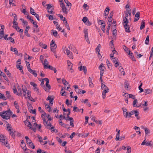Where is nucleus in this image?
<instances>
[{
    "mask_svg": "<svg viewBox=\"0 0 153 153\" xmlns=\"http://www.w3.org/2000/svg\"><path fill=\"white\" fill-rule=\"evenodd\" d=\"M61 7L63 12L66 14H67L68 11L67 10V9L65 7V6H62Z\"/></svg>",
    "mask_w": 153,
    "mask_h": 153,
    "instance_id": "nucleus-22",
    "label": "nucleus"
},
{
    "mask_svg": "<svg viewBox=\"0 0 153 153\" xmlns=\"http://www.w3.org/2000/svg\"><path fill=\"white\" fill-rule=\"evenodd\" d=\"M145 93H146V94H148L151 93H152V90L149 89L145 90Z\"/></svg>",
    "mask_w": 153,
    "mask_h": 153,
    "instance_id": "nucleus-32",
    "label": "nucleus"
},
{
    "mask_svg": "<svg viewBox=\"0 0 153 153\" xmlns=\"http://www.w3.org/2000/svg\"><path fill=\"white\" fill-rule=\"evenodd\" d=\"M103 74H104L103 72H102V71H100V79L101 82H103V80L102 79V77L103 76Z\"/></svg>",
    "mask_w": 153,
    "mask_h": 153,
    "instance_id": "nucleus-41",
    "label": "nucleus"
},
{
    "mask_svg": "<svg viewBox=\"0 0 153 153\" xmlns=\"http://www.w3.org/2000/svg\"><path fill=\"white\" fill-rule=\"evenodd\" d=\"M145 26V22L143 21H142L141 22V25L140 27V30H142L143 29Z\"/></svg>",
    "mask_w": 153,
    "mask_h": 153,
    "instance_id": "nucleus-23",
    "label": "nucleus"
},
{
    "mask_svg": "<svg viewBox=\"0 0 153 153\" xmlns=\"http://www.w3.org/2000/svg\"><path fill=\"white\" fill-rule=\"evenodd\" d=\"M44 79H42V82L41 83L40 85L41 86H43L44 87V89H45V91L47 92H48V91L47 90V89L45 87V86L44 85V81H43Z\"/></svg>",
    "mask_w": 153,
    "mask_h": 153,
    "instance_id": "nucleus-25",
    "label": "nucleus"
},
{
    "mask_svg": "<svg viewBox=\"0 0 153 153\" xmlns=\"http://www.w3.org/2000/svg\"><path fill=\"white\" fill-rule=\"evenodd\" d=\"M20 20L22 21V23L24 24L25 25H27L28 24L27 22L26 21H25L24 19L22 18H21Z\"/></svg>",
    "mask_w": 153,
    "mask_h": 153,
    "instance_id": "nucleus-53",
    "label": "nucleus"
},
{
    "mask_svg": "<svg viewBox=\"0 0 153 153\" xmlns=\"http://www.w3.org/2000/svg\"><path fill=\"white\" fill-rule=\"evenodd\" d=\"M118 59L116 57H114L113 59H112V61L115 64L117 62Z\"/></svg>",
    "mask_w": 153,
    "mask_h": 153,
    "instance_id": "nucleus-51",
    "label": "nucleus"
},
{
    "mask_svg": "<svg viewBox=\"0 0 153 153\" xmlns=\"http://www.w3.org/2000/svg\"><path fill=\"white\" fill-rule=\"evenodd\" d=\"M101 88L102 89H106V88H108L102 82H101Z\"/></svg>",
    "mask_w": 153,
    "mask_h": 153,
    "instance_id": "nucleus-38",
    "label": "nucleus"
},
{
    "mask_svg": "<svg viewBox=\"0 0 153 153\" xmlns=\"http://www.w3.org/2000/svg\"><path fill=\"white\" fill-rule=\"evenodd\" d=\"M128 14L127 13H126L125 16V18L123 19V23H128V20L127 19L128 17Z\"/></svg>",
    "mask_w": 153,
    "mask_h": 153,
    "instance_id": "nucleus-9",
    "label": "nucleus"
},
{
    "mask_svg": "<svg viewBox=\"0 0 153 153\" xmlns=\"http://www.w3.org/2000/svg\"><path fill=\"white\" fill-rule=\"evenodd\" d=\"M43 79H44V80H45L46 81V87L48 88V90H49L51 89V85L49 84V82L48 79L47 78H44Z\"/></svg>",
    "mask_w": 153,
    "mask_h": 153,
    "instance_id": "nucleus-10",
    "label": "nucleus"
},
{
    "mask_svg": "<svg viewBox=\"0 0 153 153\" xmlns=\"http://www.w3.org/2000/svg\"><path fill=\"white\" fill-rule=\"evenodd\" d=\"M124 84L125 88H128V86L129 85V83L128 82V81L126 80L125 81Z\"/></svg>",
    "mask_w": 153,
    "mask_h": 153,
    "instance_id": "nucleus-58",
    "label": "nucleus"
},
{
    "mask_svg": "<svg viewBox=\"0 0 153 153\" xmlns=\"http://www.w3.org/2000/svg\"><path fill=\"white\" fill-rule=\"evenodd\" d=\"M81 109L76 106H74L73 107V111L74 112H80Z\"/></svg>",
    "mask_w": 153,
    "mask_h": 153,
    "instance_id": "nucleus-29",
    "label": "nucleus"
},
{
    "mask_svg": "<svg viewBox=\"0 0 153 153\" xmlns=\"http://www.w3.org/2000/svg\"><path fill=\"white\" fill-rule=\"evenodd\" d=\"M88 81L89 84V86L91 87H93L94 86L92 82V79L90 77H89L88 78Z\"/></svg>",
    "mask_w": 153,
    "mask_h": 153,
    "instance_id": "nucleus-21",
    "label": "nucleus"
},
{
    "mask_svg": "<svg viewBox=\"0 0 153 153\" xmlns=\"http://www.w3.org/2000/svg\"><path fill=\"white\" fill-rule=\"evenodd\" d=\"M65 2L67 4V6H69L70 5V9L71 8V3L69 2L68 0H64Z\"/></svg>",
    "mask_w": 153,
    "mask_h": 153,
    "instance_id": "nucleus-35",
    "label": "nucleus"
},
{
    "mask_svg": "<svg viewBox=\"0 0 153 153\" xmlns=\"http://www.w3.org/2000/svg\"><path fill=\"white\" fill-rule=\"evenodd\" d=\"M13 91V92L14 94H16L18 96H21L22 94L21 89H20V92L19 93L17 92V91L15 86H14Z\"/></svg>",
    "mask_w": 153,
    "mask_h": 153,
    "instance_id": "nucleus-4",
    "label": "nucleus"
},
{
    "mask_svg": "<svg viewBox=\"0 0 153 153\" xmlns=\"http://www.w3.org/2000/svg\"><path fill=\"white\" fill-rule=\"evenodd\" d=\"M2 145H5L6 147H7L8 149L10 148V144L7 143V140H6V141L4 142V143L2 144Z\"/></svg>",
    "mask_w": 153,
    "mask_h": 153,
    "instance_id": "nucleus-17",
    "label": "nucleus"
},
{
    "mask_svg": "<svg viewBox=\"0 0 153 153\" xmlns=\"http://www.w3.org/2000/svg\"><path fill=\"white\" fill-rule=\"evenodd\" d=\"M62 82L63 84H64L65 85H66L68 84H69V83L68 82H67V81L65 79H62Z\"/></svg>",
    "mask_w": 153,
    "mask_h": 153,
    "instance_id": "nucleus-33",
    "label": "nucleus"
},
{
    "mask_svg": "<svg viewBox=\"0 0 153 153\" xmlns=\"http://www.w3.org/2000/svg\"><path fill=\"white\" fill-rule=\"evenodd\" d=\"M67 64L68 66V68L70 70H72V71H71V72L72 73L73 72V69L72 68L73 64L70 61H67Z\"/></svg>",
    "mask_w": 153,
    "mask_h": 153,
    "instance_id": "nucleus-5",
    "label": "nucleus"
},
{
    "mask_svg": "<svg viewBox=\"0 0 153 153\" xmlns=\"http://www.w3.org/2000/svg\"><path fill=\"white\" fill-rule=\"evenodd\" d=\"M27 97H25V98H27ZM27 98H28L29 99V100H30L31 101L33 102H35V100L32 97H31V94L29 95V96H27Z\"/></svg>",
    "mask_w": 153,
    "mask_h": 153,
    "instance_id": "nucleus-31",
    "label": "nucleus"
},
{
    "mask_svg": "<svg viewBox=\"0 0 153 153\" xmlns=\"http://www.w3.org/2000/svg\"><path fill=\"white\" fill-rule=\"evenodd\" d=\"M51 34L53 33V36L55 37H56L58 36H59V35L58 34L56 30H51Z\"/></svg>",
    "mask_w": 153,
    "mask_h": 153,
    "instance_id": "nucleus-18",
    "label": "nucleus"
},
{
    "mask_svg": "<svg viewBox=\"0 0 153 153\" xmlns=\"http://www.w3.org/2000/svg\"><path fill=\"white\" fill-rule=\"evenodd\" d=\"M27 105L28 107V109L33 108L31 105L28 102H27Z\"/></svg>",
    "mask_w": 153,
    "mask_h": 153,
    "instance_id": "nucleus-56",
    "label": "nucleus"
},
{
    "mask_svg": "<svg viewBox=\"0 0 153 153\" xmlns=\"http://www.w3.org/2000/svg\"><path fill=\"white\" fill-rule=\"evenodd\" d=\"M25 138L26 139V140L27 143L28 144H30V143H31V140L28 138V137L27 136H25Z\"/></svg>",
    "mask_w": 153,
    "mask_h": 153,
    "instance_id": "nucleus-24",
    "label": "nucleus"
},
{
    "mask_svg": "<svg viewBox=\"0 0 153 153\" xmlns=\"http://www.w3.org/2000/svg\"><path fill=\"white\" fill-rule=\"evenodd\" d=\"M105 68V66L103 65L102 63H101L100 64V65L99 66V69L101 71H102V72H103V71H104V69Z\"/></svg>",
    "mask_w": 153,
    "mask_h": 153,
    "instance_id": "nucleus-16",
    "label": "nucleus"
},
{
    "mask_svg": "<svg viewBox=\"0 0 153 153\" xmlns=\"http://www.w3.org/2000/svg\"><path fill=\"white\" fill-rule=\"evenodd\" d=\"M103 90L102 92V98L104 99L105 98L106 94L109 92V89L106 88V89H103Z\"/></svg>",
    "mask_w": 153,
    "mask_h": 153,
    "instance_id": "nucleus-8",
    "label": "nucleus"
},
{
    "mask_svg": "<svg viewBox=\"0 0 153 153\" xmlns=\"http://www.w3.org/2000/svg\"><path fill=\"white\" fill-rule=\"evenodd\" d=\"M123 48L127 53H128L130 51L129 49L124 45H123Z\"/></svg>",
    "mask_w": 153,
    "mask_h": 153,
    "instance_id": "nucleus-28",
    "label": "nucleus"
},
{
    "mask_svg": "<svg viewBox=\"0 0 153 153\" xmlns=\"http://www.w3.org/2000/svg\"><path fill=\"white\" fill-rule=\"evenodd\" d=\"M123 24L125 27V31L128 33L130 32L131 31L129 29L130 27L129 25H128V23H126Z\"/></svg>",
    "mask_w": 153,
    "mask_h": 153,
    "instance_id": "nucleus-2",
    "label": "nucleus"
},
{
    "mask_svg": "<svg viewBox=\"0 0 153 153\" xmlns=\"http://www.w3.org/2000/svg\"><path fill=\"white\" fill-rule=\"evenodd\" d=\"M51 50L53 52V53H55L54 50L56 49L57 47L56 45V44H54L53 45H50Z\"/></svg>",
    "mask_w": 153,
    "mask_h": 153,
    "instance_id": "nucleus-14",
    "label": "nucleus"
},
{
    "mask_svg": "<svg viewBox=\"0 0 153 153\" xmlns=\"http://www.w3.org/2000/svg\"><path fill=\"white\" fill-rule=\"evenodd\" d=\"M69 120L70 121V125L72 127L74 126V119L72 117H69Z\"/></svg>",
    "mask_w": 153,
    "mask_h": 153,
    "instance_id": "nucleus-20",
    "label": "nucleus"
},
{
    "mask_svg": "<svg viewBox=\"0 0 153 153\" xmlns=\"http://www.w3.org/2000/svg\"><path fill=\"white\" fill-rule=\"evenodd\" d=\"M17 68L19 69L21 71L22 70L23 67L19 65H16Z\"/></svg>",
    "mask_w": 153,
    "mask_h": 153,
    "instance_id": "nucleus-50",
    "label": "nucleus"
},
{
    "mask_svg": "<svg viewBox=\"0 0 153 153\" xmlns=\"http://www.w3.org/2000/svg\"><path fill=\"white\" fill-rule=\"evenodd\" d=\"M101 46V45L100 44H99L98 45L97 47L96 48V50L97 52H100Z\"/></svg>",
    "mask_w": 153,
    "mask_h": 153,
    "instance_id": "nucleus-45",
    "label": "nucleus"
},
{
    "mask_svg": "<svg viewBox=\"0 0 153 153\" xmlns=\"http://www.w3.org/2000/svg\"><path fill=\"white\" fill-rule=\"evenodd\" d=\"M4 71L9 77L10 76L11 74L9 73V71H8L7 70L6 67L5 68Z\"/></svg>",
    "mask_w": 153,
    "mask_h": 153,
    "instance_id": "nucleus-44",
    "label": "nucleus"
},
{
    "mask_svg": "<svg viewBox=\"0 0 153 153\" xmlns=\"http://www.w3.org/2000/svg\"><path fill=\"white\" fill-rule=\"evenodd\" d=\"M127 152L126 153H131V148L130 146H128L127 148Z\"/></svg>",
    "mask_w": 153,
    "mask_h": 153,
    "instance_id": "nucleus-62",
    "label": "nucleus"
},
{
    "mask_svg": "<svg viewBox=\"0 0 153 153\" xmlns=\"http://www.w3.org/2000/svg\"><path fill=\"white\" fill-rule=\"evenodd\" d=\"M64 24L65 25V27L67 28V29L69 30H70V28L68 24L67 23V21H66L64 23Z\"/></svg>",
    "mask_w": 153,
    "mask_h": 153,
    "instance_id": "nucleus-27",
    "label": "nucleus"
},
{
    "mask_svg": "<svg viewBox=\"0 0 153 153\" xmlns=\"http://www.w3.org/2000/svg\"><path fill=\"white\" fill-rule=\"evenodd\" d=\"M48 62L47 60V59H45L44 60V63H43V65L44 66V68L45 69L48 68Z\"/></svg>",
    "mask_w": 153,
    "mask_h": 153,
    "instance_id": "nucleus-15",
    "label": "nucleus"
},
{
    "mask_svg": "<svg viewBox=\"0 0 153 153\" xmlns=\"http://www.w3.org/2000/svg\"><path fill=\"white\" fill-rule=\"evenodd\" d=\"M123 114L124 117L125 118H130V117H129V114L128 112H126L125 113V114Z\"/></svg>",
    "mask_w": 153,
    "mask_h": 153,
    "instance_id": "nucleus-39",
    "label": "nucleus"
},
{
    "mask_svg": "<svg viewBox=\"0 0 153 153\" xmlns=\"http://www.w3.org/2000/svg\"><path fill=\"white\" fill-rule=\"evenodd\" d=\"M110 10V9L108 7H106L105 8L104 13V16H105V18H106V17L109 13V11Z\"/></svg>",
    "mask_w": 153,
    "mask_h": 153,
    "instance_id": "nucleus-7",
    "label": "nucleus"
},
{
    "mask_svg": "<svg viewBox=\"0 0 153 153\" xmlns=\"http://www.w3.org/2000/svg\"><path fill=\"white\" fill-rule=\"evenodd\" d=\"M4 113L2 112L0 113V116L4 119L6 120H8L10 118V117L9 116H5L4 114H3Z\"/></svg>",
    "mask_w": 153,
    "mask_h": 153,
    "instance_id": "nucleus-13",
    "label": "nucleus"
},
{
    "mask_svg": "<svg viewBox=\"0 0 153 153\" xmlns=\"http://www.w3.org/2000/svg\"><path fill=\"white\" fill-rule=\"evenodd\" d=\"M98 23L99 24L103 25V24H105V23L104 21L101 20H99L98 21Z\"/></svg>",
    "mask_w": 153,
    "mask_h": 153,
    "instance_id": "nucleus-61",
    "label": "nucleus"
},
{
    "mask_svg": "<svg viewBox=\"0 0 153 153\" xmlns=\"http://www.w3.org/2000/svg\"><path fill=\"white\" fill-rule=\"evenodd\" d=\"M146 135L150 133V131L147 128H144Z\"/></svg>",
    "mask_w": 153,
    "mask_h": 153,
    "instance_id": "nucleus-55",
    "label": "nucleus"
},
{
    "mask_svg": "<svg viewBox=\"0 0 153 153\" xmlns=\"http://www.w3.org/2000/svg\"><path fill=\"white\" fill-rule=\"evenodd\" d=\"M30 13L33 15L35 13L34 11V9L31 7H30Z\"/></svg>",
    "mask_w": 153,
    "mask_h": 153,
    "instance_id": "nucleus-59",
    "label": "nucleus"
},
{
    "mask_svg": "<svg viewBox=\"0 0 153 153\" xmlns=\"http://www.w3.org/2000/svg\"><path fill=\"white\" fill-rule=\"evenodd\" d=\"M30 73L33 75L35 77H36L37 74L35 70H32L31 68H29L28 71Z\"/></svg>",
    "mask_w": 153,
    "mask_h": 153,
    "instance_id": "nucleus-12",
    "label": "nucleus"
},
{
    "mask_svg": "<svg viewBox=\"0 0 153 153\" xmlns=\"http://www.w3.org/2000/svg\"><path fill=\"white\" fill-rule=\"evenodd\" d=\"M6 138L5 136H4L3 134L0 135V141L1 143V144L4 143V142L6 141Z\"/></svg>",
    "mask_w": 153,
    "mask_h": 153,
    "instance_id": "nucleus-6",
    "label": "nucleus"
},
{
    "mask_svg": "<svg viewBox=\"0 0 153 153\" xmlns=\"http://www.w3.org/2000/svg\"><path fill=\"white\" fill-rule=\"evenodd\" d=\"M53 23L55 25H56V28L58 29L59 27V25H58V22L56 21H53Z\"/></svg>",
    "mask_w": 153,
    "mask_h": 153,
    "instance_id": "nucleus-54",
    "label": "nucleus"
},
{
    "mask_svg": "<svg viewBox=\"0 0 153 153\" xmlns=\"http://www.w3.org/2000/svg\"><path fill=\"white\" fill-rule=\"evenodd\" d=\"M7 104V102H3L0 103V106H3Z\"/></svg>",
    "mask_w": 153,
    "mask_h": 153,
    "instance_id": "nucleus-60",
    "label": "nucleus"
},
{
    "mask_svg": "<svg viewBox=\"0 0 153 153\" xmlns=\"http://www.w3.org/2000/svg\"><path fill=\"white\" fill-rule=\"evenodd\" d=\"M111 25L110 24H108V27L107 28V30H106V34L108 35H109V30L111 28Z\"/></svg>",
    "mask_w": 153,
    "mask_h": 153,
    "instance_id": "nucleus-26",
    "label": "nucleus"
},
{
    "mask_svg": "<svg viewBox=\"0 0 153 153\" xmlns=\"http://www.w3.org/2000/svg\"><path fill=\"white\" fill-rule=\"evenodd\" d=\"M149 36L148 35L146 36V40L145 41V44L146 45H148L149 43Z\"/></svg>",
    "mask_w": 153,
    "mask_h": 153,
    "instance_id": "nucleus-47",
    "label": "nucleus"
},
{
    "mask_svg": "<svg viewBox=\"0 0 153 153\" xmlns=\"http://www.w3.org/2000/svg\"><path fill=\"white\" fill-rule=\"evenodd\" d=\"M128 95H129V97L130 98H132V99H135V96L134 95L131 94H127Z\"/></svg>",
    "mask_w": 153,
    "mask_h": 153,
    "instance_id": "nucleus-52",
    "label": "nucleus"
},
{
    "mask_svg": "<svg viewBox=\"0 0 153 153\" xmlns=\"http://www.w3.org/2000/svg\"><path fill=\"white\" fill-rule=\"evenodd\" d=\"M14 105H15V108H19V106L17 102L16 101H15L14 103Z\"/></svg>",
    "mask_w": 153,
    "mask_h": 153,
    "instance_id": "nucleus-63",
    "label": "nucleus"
},
{
    "mask_svg": "<svg viewBox=\"0 0 153 153\" xmlns=\"http://www.w3.org/2000/svg\"><path fill=\"white\" fill-rule=\"evenodd\" d=\"M47 10H49L51 8H53L52 6H51V4H47Z\"/></svg>",
    "mask_w": 153,
    "mask_h": 153,
    "instance_id": "nucleus-46",
    "label": "nucleus"
},
{
    "mask_svg": "<svg viewBox=\"0 0 153 153\" xmlns=\"http://www.w3.org/2000/svg\"><path fill=\"white\" fill-rule=\"evenodd\" d=\"M134 114H135V116L137 118V119H139L140 117H138V115H139V112L137 110H135Z\"/></svg>",
    "mask_w": 153,
    "mask_h": 153,
    "instance_id": "nucleus-36",
    "label": "nucleus"
},
{
    "mask_svg": "<svg viewBox=\"0 0 153 153\" xmlns=\"http://www.w3.org/2000/svg\"><path fill=\"white\" fill-rule=\"evenodd\" d=\"M88 20V19L87 17L85 16V17H83L82 19V20L83 21V22L84 23H85Z\"/></svg>",
    "mask_w": 153,
    "mask_h": 153,
    "instance_id": "nucleus-64",
    "label": "nucleus"
},
{
    "mask_svg": "<svg viewBox=\"0 0 153 153\" xmlns=\"http://www.w3.org/2000/svg\"><path fill=\"white\" fill-rule=\"evenodd\" d=\"M10 50L11 51L14 52L15 54H17L18 53L17 50L16 48H13L12 47Z\"/></svg>",
    "mask_w": 153,
    "mask_h": 153,
    "instance_id": "nucleus-43",
    "label": "nucleus"
},
{
    "mask_svg": "<svg viewBox=\"0 0 153 153\" xmlns=\"http://www.w3.org/2000/svg\"><path fill=\"white\" fill-rule=\"evenodd\" d=\"M6 96L7 97L8 99H11V96L10 95V92L8 91H6Z\"/></svg>",
    "mask_w": 153,
    "mask_h": 153,
    "instance_id": "nucleus-42",
    "label": "nucleus"
},
{
    "mask_svg": "<svg viewBox=\"0 0 153 153\" xmlns=\"http://www.w3.org/2000/svg\"><path fill=\"white\" fill-rule=\"evenodd\" d=\"M137 99H134V100L133 102V106L134 107H137Z\"/></svg>",
    "mask_w": 153,
    "mask_h": 153,
    "instance_id": "nucleus-30",
    "label": "nucleus"
},
{
    "mask_svg": "<svg viewBox=\"0 0 153 153\" xmlns=\"http://www.w3.org/2000/svg\"><path fill=\"white\" fill-rule=\"evenodd\" d=\"M48 128L50 129L51 130V131L52 132H54L55 131V129H54V127L53 126L51 127V128L48 127Z\"/></svg>",
    "mask_w": 153,
    "mask_h": 153,
    "instance_id": "nucleus-57",
    "label": "nucleus"
},
{
    "mask_svg": "<svg viewBox=\"0 0 153 153\" xmlns=\"http://www.w3.org/2000/svg\"><path fill=\"white\" fill-rule=\"evenodd\" d=\"M4 115L6 116H9L10 117L11 115L12 114V112L9 109L8 110L6 111H4V112H3Z\"/></svg>",
    "mask_w": 153,
    "mask_h": 153,
    "instance_id": "nucleus-3",
    "label": "nucleus"
},
{
    "mask_svg": "<svg viewBox=\"0 0 153 153\" xmlns=\"http://www.w3.org/2000/svg\"><path fill=\"white\" fill-rule=\"evenodd\" d=\"M1 76H3L5 79V80H6L7 81H8V79L7 77L6 76L5 74L4 73H1Z\"/></svg>",
    "mask_w": 153,
    "mask_h": 153,
    "instance_id": "nucleus-34",
    "label": "nucleus"
},
{
    "mask_svg": "<svg viewBox=\"0 0 153 153\" xmlns=\"http://www.w3.org/2000/svg\"><path fill=\"white\" fill-rule=\"evenodd\" d=\"M39 50H40L38 48H34L32 49V51L33 52H39Z\"/></svg>",
    "mask_w": 153,
    "mask_h": 153,
    "instance_id": "nucleus-49",
    "label": "nucleus"
},
{
    "mask_svg": "<svg viewBox=\"0 0 153 153\" xmlns=\"http://www.w3.org/2000/svg\"><path fill=\"white\" fill-rule=\"evenodd\" d=\"M39 46L44 49H46L47 47V46L45 44H43L42 42H40L39 43Z\"/></svg>",
    "mask_w": 153,
    "mask_h": 153,
    "instance_id": "nucleus-19",
    "label": "nucleus"
},
{
    "mask_svg": "<svg viewBox=\"0 0 153 153\" xmlns=\"http://www.w3.org/2000/svg\"><path fill=\"white\" fill-rule=\"evenodd\" d=\"M140 13L139 12H138L135 15V16L136 17V18H134V22H136L138 21L140 18Z\"/></svg>",
    "mask_w": 153,
    "mask_h": 153,
    "instance_id": "nucleus-11",
    "label": "nucleus"
},
{
    "mask_svg": "<svg viewBox=\"0 0 153 153\" xmlns=\"http://www.w3.org/2000/svg\"><path fill=\"white\" fill-rule=\"evenodd\" d=\"M4 31H0V39L4 37Z\"/></svg>",
    "mask_w": 153,
    "mask_h": 153,
    "instance_id": "nucleus-40",
    "label": "nucleus"
},
{
    "mask_svg": "<svg viewBox=\"0 0 153 153\" xmlns=\"http://www.w3.org/2000/svg\"><path fill=\"white\" fill-rule=\"evenodd\" d=\"M8 126L7 127V129L8 131L10 132L11 131V130L13 129L11 127V125L10 124L8 123Z\"/></svg>",
    "mask_w": 153,
    "mask_h": 153,
    "instance_id": "nucleus-37",
    "label": "nucleus"
},
{
    "mask_svg": "<svg viewBox=\"0 0 153 153\" xmlns=\"http://www.w3.org/2000/svg\"><path fill=\"white\" fill-rule=\"evenodd\" d=\"M22 89L23 91V95L24 97L26 95L27 96L31 94L30 91L29 90H27L25 86L23 87V85H22Z\"/></svg>",
    "mask_w": 153,
    "mask_h": 153,
    "instance_id": "nucleus-1",
    "label": "nucleus"
},
{
    "mask_svg": "<svg viewBox=\"0 0 153 153\" xmlns=\"http://www.w3.org/2000/svg\"><path fill=\"white\" fill-rule=\"evenodd\" d=\"M64 88L62 87L61 91V94L62 96L66 95H64V93H65V91H64Z\"/></svg>",
    "mask_w": 153,
    "mask_h": 153,
    "instance_id": "nucleus-48",
    "label": "nucleus"
}]
</instances>
